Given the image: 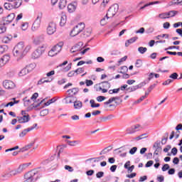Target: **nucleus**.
Segmentation results:
<instances>
[{"mask_svg": "<svg viewBox=\"0 0 182 182\" xmlns=\"http://www.w3.org/2000/svg\"><path fill=\"white\" fill-rule=\"evenodd\" d=\"M31 50V46H27L25 47L23 42H19L13 50V55L15 58H17V60L19 61L23 59L25 55Z\"/></svg>", "mask_w": 182, "mask_h": 182, "instance_id": "f257e3e1", "label": "nucleus"}, {"mask_svg": "<svg viewBox=\"0 0 182 182\" xmlns=\"http://www.w3.org/2000/svg\"><path fill=\"white\" fill-rule=\"evenodd\" d=\"M62 48H63V42H60L55 46H54L50 50L48 51V56L53 58V56H56V55L60 53L62 50Z\"/></svg>", "mask_w": 182, "mask_h": 182, "instance_id": "f03ea898", "label": "nucleus"}, {"mask_svg": "<svg viewBox=\"0 0 182 182\" xmlns=\"http://www.w3.org/2000/svg\"><path fill=\"white\" fill-rule=\"evenodd\" d=\"M85 29V23H80L77 26H75L73 29L70 32V36H76L80 33V32L83 31Z\"/></svg>", "mask_w": 182, "mask_h": 182, "instance_id": "7ed1b4c3", "label": "nucleus"}, {"mask_svg": "<svg viewBox=\"0 0 182 182\" xmlns=\"http://www.w3.org/2000/svg\"><path fill=\"white\" fill-rule=\"evenodd\" d=\"M31 163L23 164L20 165L18 168L12 170L11 173L14 176H18V174H21L23 171V170L28 168V167H29V166H31Z\"/></svg>", "mask_w": 182, "mask_h": 182, "instance_id": "20e7f679", "label": "nucleus"}, {"mask_svg": "<svg viewBox=\"0 0 182 182\" xmlns=\"http://www.w3.org/2000/svg\"><path fill=\"white\" fill-rule=\"evenodd\" d=\"M119 11V5L114 4L109 9H108L106 16L107 18H113L116 14H117V11Z\"/></svg>", "mask_w": 182, "mask_h": 182, "instance_id": "39448f33", "label": "nucleus"}, {"mask_svg": "<svg viewBox=\"0 0 182 182\" xmlns=\"http://www.w3.org/2000/svg\"><path fill=\"white\" fill-rule=\"evenodd\" d=\"M42 21V14H40L37 16L36 20L34 21L31 30L35 32V31H38L39 28H41V22Z\"/></svg>", "mask_w": 182, "mask_h": 182, "instance_id": "423d86ee", "label": "nucleus"}, {"mask_svg": "<svg viewBox=\"0 0 182 182\" xmlns=\"http://www.w3.org/2000/svg\"><path fill=\"white\" fill-rule=\"evenodd\" d=\"M43 52H45V49L43 48V46L38 47L31 55L32 59H38L42 56L43 54Z\"/></svg>", "mask_w": 182, "mask_h": 182, "instance_id": "0eeeda50", "label": "nucleus"}, {"mask_svg": "<svg viewBox=\"0 0 182 182\" xmlns=\"http://www.w3.org/2000/svg\"><path fill=\"white\" fill-rule=\"evenodd\" d=\"M143 127L140 124L132 125L127 129V134H134L136 132H140Z\"/></svg>", "mask_w": 182, "mask_h": 182, "instance_id": "6e6552de", "label": "nucleus"}, {"mask_svg": "<svg viewBox=\"0 0 182 182\" xmlns=\"http://www.w3.org/2000/svg\"><path fill=\"white\" fill-rule=\"evenodd\" d=\"M100 85L99 90H102V93H107V89H110V87L112 86L110 82L107 81L102 82Z\"/></svg>", "mask_w": 182, "mask_h": 182, "instance_id": "1a4fd4ad", "label": "nucleus"}, {"mask_svg": "<svg viewBox=\"0 0 182 182\" xmlns=\"http://www.w3.org/2000/svg\"><path fill=\"white\" fill-rule=\"evenodd\" d=\"M14 19H15V14L14 13L9 14L7 16L2 17L4 25H9Z\"/></svg>", "mask_w": 182, "mask_h": 182, "instance_id": "9d476101", "label": "nucleus"}, {"mask_svg": "<svg viewBox=\"0 0 182 182\" xmlns=\"http://www.w3.org/2000/svg\"><path fill=\"white\" fill-rule=\"evenodd\" d=\"M56 32V23L50 22L47 27L48 35H53Z\"/></svg>", "mask_w": 182, "mask_h": 182, "instance_id": "9b49d317", "label": "nucleus"}, {"mask_svg": "<svg viewBox=\"0 0 182 182\" xmlns=\"http://www.w3.org/2000/svg\"><path fill=\"white\" fill-rule=\"evenodd\" d=\"M11 60V56L9 54H6L3 55L0 58V68H4L6 63H8Z\"/></svg>", "mask_w": 182, "mask_h": 182, "instance_id": "f8f14e48", "label": "nucleus"}, {"mask_svg": "<svg viewBox=\"0 0 182 182\" xmlns=\"http://www.w3.org/2000/svg\"><path fill=\"white\" fill-rule=\"evenodd\" d=\"M3 86L5 89H14L15 88V83L9 80H5L3 82Z\"/></svg>", "mask_w": 182, "mask_h": 182, "instance_id": "ddd939ff", "label": "nucleus"}, {"mask_svg": "<svg viewBox=\"0 0 182 182\" xmlns=\"http://www.w3.org/2000/svg\"><path fill=\"white\" fill-rule=\"evenodd\" d=\"M38 124H34L31 127L27 128L24 130H23L20 134H19V137H25L29 132H31V130H33L36 127H37Z\"/></svg>", "mask_w": 182, "mask_h": 182, "instance_id": "4468645a", "label": "nucleus"}, {"mask_svg": "<svg viewBox=\"0 0 182 182\" xmlns=\"http://www.w3.org/2000/svg\"><path fill=\"white\" fill-rule=\"evenodd\" d=\"M83 46V42H79L72 47L70 52L71 53H75V52H79V50H82V47Z\"/></svg>", "mask_w": 182, "mask_h": 182, "instance_id": "2eb2a0df", "label": "nucleus"}, {"mask_svg": "<svg viewBox=\"0 0 182 182\" xmlns=\"http://www.w3.org/2000/svg\"><path fill=\"white\" fill-rule=\"evenodd\" d=\"M13 176H14V175L12 174V171H6L1 175V178L3 181H5V180H8V178H11V177Z\"/></svg>", "mask_w": 182, "mask_h": 182, "instance_id": "dca6fc26", "label": "nucleus"}, {"mask_svg": "<svg viewBox=\"0 0 182 182\" xmlns=\"http://www.w3.org/2000/svg\"><path fill=\"white\" fill-rule=\"evenodd\" d=\"M4 8L7 11H11V9H18L19 8V6H16L14 3H10V2H6L4 4Z\"/></svg>", "mask_w": 182, "mask_h": 182, "instance_id": "f3484780", "label": "nucleus"}, {"mask_svg": "<svg viewBox=\"0 0 182 182\" xmlns=\"http://www.w3.org/2000/svg\"><path fill=\"white\" fill-rule=\"evenodd\" d=\"M18 123L23 124L28 123L29 120H31V117L29 116L22 115V117H17Z\"/></svg>", "mask_w": 182, "mask_h": 182, "instance_id": "a211bd4d", "label": "nucleus"}, {"mask_svg": "<svg viewBox=\"0 0 182 182\" xmlns=\"http://www.w3.org/2000/svg\"><path fill=\"white\" fill-rule=\"evenodd\" d=\"M67 93H68V95L70 96H76L77 93H79V87H74L73 89H70L67 91Z\"/></svg>", "mask_w": 182, "mask_h": 182, "instance_id": "6ab92c4d", "label": "nucleus"}, {"mask_svg": "<svg viewBox=\"0 0 182 182\" xmlns=\"http://www.w3.org/2000/svg\"><path fill=\"white\" fill-rule=\"evenodd\" d=\"M53 80V78L52 77H49L48 80L46 79V77L42 78L40 80H38V85H43V83H48L52 82Z\"/></svg>", "mask_w": 182, "mask_h": 182, "instance_id": "aec40b11", "label": "nucleus"}, {"mask_svg": "<svg viewBox=\"0 0 182 182\" xmlns=\"http://www.w3.org/2000/svg\"><path fill=\"white\" fill-rule=\"evenodd\" d=\"M29 73V71L28 70V68H23L19 73H18V76L22 77L28 75Z\"/></svg>", "mask_w": 182, "mask_h": 182, "instance_id": "412c9836", "label": "nucleus"}, {"mask_svg": "<svg viewBox=\"0 0 182 182\" xmlns=\"http://www.w3.org/2000/svg\"><path fill=\"white\" fill-rule=\"evenodd\" d=\"M66 21H67L66 15L65 14L62 15L60 17V26H63L64 25H65Z\"/></svg>", "mask_w": 182, "mask_h": 182, "instance_id": "4be33fe9", "label": "nucleus"}, {"mask_svg": "<svg viewBox=\"0 0 182 182\" xmlns=\"http://www.w3.org/2000/svg\"><path fill=\"white\" fill-rule=\"evenodd\" d=\"M138 38L137 37H132L129 40H127V41L125 43V46H129L132 43H134L136 41H137Z\"/></svg>", "mask_w": 182, "mask_h": 182, "instance_id": "5701e85b", "label": "nucleus"}, {"mask_svg": "<svg viewBox=\"0 0 182 182\" xmlns=\"http://www.w3.org/2000/svg\"><path fill=\"white\" fill-rule=\"evenodd\" d=\"M103 159H105V156H102L97 158H90L89 159H87V161H90L92 160H94V163H99V161L103 160Z\"/></svg>", "mask_w": 182, "mask_h": 182, "instance_id": "b1692460", "label": "nucleus"}, {"mask_svg": "<svg viewBox=\"0 0 182 182\" xmlns=\"http://www.w3.org/2000/svg\"><path fill=\"white\" fill-rule=\"evenodd\" d=\"M68 9L70 13L75 12V11H76V6L75 4H70L68 6Z\"/></svg>", "mask_w": 182, "mask_h": 182, "instance_id": "393cba45", "label": "nucleus"}, {"mask_svg": "<svg viewBox=\"0 0 182 182\" xmlns=\"http://www.w3.org/2000/svg\"><path fill=\"white\" fill-rule=\"evenodd\" d=\"M8 50V46L6 45H1L0 46V55H3Z\"/></svg>", "mask_w": 182, "mask_h": 182, "instance_id": "a878e982", "label": "nucleus"}, {"mask_svg": "<svg viewBox=\"0 0 182 182\" xmlns=\"http://www.w3.org/2000/svg\"><path fill=\"white\" fill-rule=\"evenodd\" d=\"M8 2H12L16 6H21L22 5V0H6Z\"/></svg>", "mask_w": 182, "mask_h": 182, "instance_id": "bb28decb", "label": "nucleus"}, {"mask_svg": "<svg viewBox=\"0 0 182 182\" xmlns=\"http://www.w3.org/2000/svg\"><path fill=\"white\" fill-rule=\"evenodd\" d=\"M27 70L29 72H32L33 70H34L36 68V63H31L26 67Z\"/></svg>", "mask_w": 182, "mask_h": 182, "instance_id": "cd10ccee", "label": "nucleus"}, {"mask_svg": "<svg viewBox=\"0 0 182 182\" xmlns=\"http://www.w3.org/2000/svg\"><path fill=\"white\" fill-rule=\"evenodd\" d=\"M33 144H35L34 141L31 142L30 144H28V145L22 148V151H26L29 150V149H32V146H33Z\"/></svg>", "mask_w": 182, "mask_h": 182, "instance_id": "c85d7f7f", "label": "nucleus"}, {"mask_svg": "<svg viewBox=\"0 0 182 182\" xmlns=\"http://www.w3.org/2000/svg\"><path fill=\"white\" fill-rule=\"evenodd\" d=\"M73 95H68L67 97H65L64 98V100H65V103L67 105H68L69 103H72L73 102Z\"/></svg>", "mask_w": 182, "mask_h": 182, "instance_id": "c756f323", "label": "nucleus"}, {"mask_svg": "<svg viewBox=\"0 0 182 182\" xmlns=\"http://www.w3.org/2000/svg\"><path fill=\"white\" fill-rule=\"evenodd\" d=\"M114 100H119V97H113L109 98L108 101L104 102V105H110V103H113Z\"/></svg>", "mask_w": 182, "mask_h": 182, "instance_id": "7c9ffc66", "label": "nucleus"}, {"mask_svg": "<svg viewBox=\"0 0 182 182\" xmlns=\"http://www.w3.org/2000/svg\"><path fill=\"white\" fill-rule=\"evenodd\" d=\"M82 103L80 101H75L74 102V107L75 109H82Z\"/></svg>", "mask_w": 182, "mask_h": 182, "instance_id": "2f4dec72", "label": "nucleus"}, {"mask_svg": "<svg viewBox=\"0 0 182 182\" xmlns=\"http://www.w3.org/2000/svg\"><path fill=\"white\" fill-rule=\"evenodd\" d=\"M11 41H12V36H5L2 40L4 43H9Z\"/></svg>", "mask_w": 182, "mask_h": 182, "instance_id": "473e14b6", "label": "nucleus"}, {"mask_svg": "<svg viewBox=\"0 0 182 182\" xmlns=\"http://www.w3.org/2000/svg\"><path fill=\"white\" fill-rule=\"evenodd\" d=\"M58 6H59L60 9H63L64 8H65L66 7V0H60Z\"/></svg>", "mask_w": 182, "mask_h": 182, "instance_id": "72a5a7b5", "label": "nucleus"}, {"mask_svg": "<svg viewBox=\"0 0 182 182\" xmlns=\"http://www.w3.org/2000/svg\"><path fill=\"white\" fill-rule=\"evenodd\" d=\"M167 14L168 18H173L175 15H177V14H178V11L173 10L167 12Z\"/></svg>", "mask_w": 182, "mask_h": 182, "instance_id": "f704fd0d", "label": "nucleus"}, {"mask_svg": "<svg viewBox=\"0 0 182 182\" xmlns=\"http://www.w3.org/2000/svg\"><path fill=\"white\" fill-rule=\"evenodd\" d=\"M156 84H153L152 85H151L148 89H147V92H145V96H149L150 92H151V90H153V89H154V87H156Z\"/></svg>", "mask_w": 182, "mask_h": 182, "instance_id": "c9c22d12", "label": "nucleus"}, {"mask_svg": "<svg viewBox=\"0 0 182 182\" xmlns=\"http://www.w3.org/2000/svg\"><path fill=\"white\" fill-rule=\"evenodd\" d=\"M138 52L141 53V55H144L147 52V48L146 47H139L138 48Z\"/></svg>", "mask_w": 182, "mask_h": 182, "instance_id": "e433bc0d", "label": "nucleus"}, {"mask_svg": "<svg viewBox=\"0 0 182 182\" xmlns=\"http://www.w3.org/2000/svg\"><path fill=\"white\" fill-rule=\"evenodd\" d=\"M109 18H107V16H105L104 18H102L100 20V25L101 26H105V25H106V23H107V19H109Z\"/></svg>", "mask_w": 182, "mask_h": 182, "instance_id": "4c0bfd02", "label": "nucleus"}, {"mask_svg": "<svg viewBox=\"0 0 182 182\" xmlns=\"http://www.w3.org/2000/svg\"><path fill=\"white\" fill-rule=\"evenodd\" d=\"M112 150V146H108L105 149H104L100 153V155L102 156V154H106V153H109Z\"/></svg>", "mask_w": 182, "mask_h": 182, "instance_id": "58836bf2", "label": "nucleus"}, {"mask_svg": "<svg viewBox=\"0 0 182 182\" xmlns=\"http://www.w3.org/2000/svg\"><path fill=\"white\" fill-rule=\"evenodd\" d=\"M48 114H49V109H43L40 112V116L45 117L48 116Z\"/></svg>", "mask_w": 182, "mask_h": 182, "instance_id": "ea45409f", "label": "nucleus"}, {"mask_svg": "<svg viewBox=\"0 0 182 182\" xmlns=\"http://www.w3.org/2000/svg\"><path fill=\"white\" fill-rule=\"evenodd\" d=\"M23 102H24V106L27 107V106H29L31 103V100H28V97H26L25 98L23 99Z\"/></svg>", "mask_w": 182, "mask_h": 182, "instance_id": "a19ab883", "label": "nucleus"}, {"mask_svg": "<svg viewBox=\"0 0 182 182\" xmlns=\"http://www.w3.org/2000/svg\"><path fill=\"white\" fill-rule=\"evenodd\" d=\"M170 5H181L182 6V0H173Z\"/></svg>", "mask_w": 182, "mask_h": 182, "instance_id": "79ce46f5", "label": "nucleus"}, {"mask_svg": "<svg viewBox=\"0 0 182 182\" xmlns=\"http://www.w3.org/2000/svg\"><path fill=\"white\" fill-rule=\"evenodd\" d=\"M159 17L161 18V19H167L168 18V14L167 12L162 13L159 15Z\"/></svg>", "mask_w": 182, "mask_h": 182, "instance_id": "37998d69", "label": "nucleus"}, {"mask_svg": "<svg viewBox=\"0 0 182 182\" xmlns=\"http://www.w3.org/2000/svg\"><path fill=\"white\" fill-rule=\"evenodd\" d=\"M169 77L172 80H176L178 79V74L177 73H173L171 75V76H169Z\"/></svg>", "mask_w": 182, "mask_h": 182, "instance_id": "c03bdc74", "label": "nucleus"}, {"mask_svg": "<svg viewBox=\"0 0 182 182\" xmlns=\"http://www.w3.org/2000/svg\"><path fill=\"white\" fill-rule=\"evenodd\" d=\"M129 68H127V66L124 65L121 67V71H119L118 73H126V72H128Z\"/></svg>", "mask_w": 182, "mask_h": 182, "instance_id": "a18cd8bd", "label": "nucleus"}, {"mask_svg": "<svg viewBox=\"0 0 182 182\" xmlns=\"http://www.w3.org/2000/svg\"><path fill=\"white\" fill-rule=\"evenodd\" d=\"M136 68H141L143 66V61L141 60L138 59L136 60V62L135 63Z\"/></svg>", "mask_w": 182, "mask_h": 182, "instance_id": "49530a36", "label": "nucleus"}, {"mask_svg": "<svg viewBox=\"0 0 182 182\" xmlns=\"http://www.w3.org/2000/svg\"><path fill=\"white\" fill-rule=\"evenodd\" d=\"M65 170H68V171H69L70 173H73V171H75V169H73V167L69 166V165H65L64 166Z\"/></svg>", "mask_w": 182, "mask_h": 182, "instance_id": "de8ad7c7", "label": "nucleus"}, {"mask_svg": "<svg viewBox=\"0 0 182 182\" xmlns=\"http://www.w3.org/2000/svg\"><path fill=\"white\" fill-rule=\"evenodd\" d=\"M83 72H85V68H79L75 70L76 75H80V73H83Z\"/></svg>", "mask_w": 182, "mask_h": 182, "instance_id": "09e8293b", "label": "nucleus"}, {"mask_svg": "<svg viewBox=\"0 0 182 182\" xmlns=\"http://www.w3.org/2000/svg\"><path fill=\"white\" fill-rule=\"evenodd\" d=\"M146 134H142L141 135H139V136L136 137L134 139V140H136V141H139V140H143V139H146Z\"/></svg>", "mask_w": 182, "mask_h": 182, "instance_id": "8fccbe9b", "label": "nucleus"}, {"mask_svg": "<svg viewBox=\"0 0 182 182\" xmlns=\"http://www.w3.org/2000/svg\"><path fill=\"white\" fill-rule=\"evenodd\" d=\"M137 89H139L137 85H135L128 87L127 90H128V92H134L135 90H137Z\"/></svg>", "mask_w": 182, "mask_h": 182, "instance_id": "3c124183", "label": "nucleus"}, {"mask_svg": "<svg viewBox=\"0 0 182 182\" xmlns=\"http://www.w3.org/2000/svg\"><path fill=\"white\" fill-rule=\"evenodd\" d=\"M72 69V63H69L65 68L63 69V72H69Z\"/></svg>", "mask_w": 182, "mask_h": 182, "instance_id": "603ef678", "label": "nucleus"}, {"mask_svg": "<svg viewBox=\"0 0 182 182\" xmlns=\"http://www.w3.org/2000/svg\"><path fill=\"white\" fill-rule=\"evenodd\" d=\"M68 143L69 146H76V144H79V141H68Z\"/></svg>", "mask_w": 182, "mask_h": 182, "instance_id": "864d4df0", "label": "nucleus"}, {"mask_svg": "<svg viewBox=\"0 0 182 182\" xmlns=\"http://www.w3.org/2000/svg\"><path fill=\"white\" fill-rule=\"evenodd\" d=\"M146 83H149V82L144 81L137 85L136 87H138V89H141V87L146 86Z\"/></svg>", "mask_w": 182, "mask_h": 182, "instance_id": "5fc2aeb1", "label": "nucleus"}, {"mask_svg": "<svg viewBox=\"0 0 182 182\" xmlns=\"http://www.w3.org/2000/svg\"><path fill=\"white\" fill-rule=\"evenodd\" d=\"M154 149H161V146H160V141H156L154 144Z\"/></svg>", "mask_w": 182, "mask_h": 182, "instance_id": "6e6d98bb", "label": "nucleus"}, {"mask_svg": "<svg viewBox=\"0 0 182 182\" xmlns=\"http://www.w3.org/2000/svg\"><path fill=\"white\" fill-rule=\"evenodd\" d=\"M170 169V165L168 164H165L162 167V171H167V170Z\"/></svg>", "mask_w": 182, "mask_h": 182, "instance_id": "4d7b16f0", "label": "nucleus"}, {"mask_svg": "<svg viewBox=\"0 0 182 182\" xmlns=\"http://www.w3.org/2000/svg\"><path fill=\"white\" fill-rule=\"evenodd\" d=\"M103 176H105V172H103V171H100V172L97 173V174H96L97 178H102V177H103Z\"/></svg>", "mask_w": 182, "mask_h": 182, "instance_id": "13d9d810", "label": "nucleus"}, {"mask_svg": "<svg viewBox=\"0 0 182 182\" xmlns=\"http://www.w3.org/2000/svg\"><path fill=\"white\" fill-rule=\"evenodd\" d=\"M38 96H39V94H38V92L34 93L31 97V100H33V102H35V100H36V99H38Z\"/></svg>", "mask_w": 182, "mask_h": 182, "instance_id": "bf43d9fd", "label": "nucleus"}, {"mask_svg": "<svg viewBox=\"0 0 182 182\" xmlns=\"http://www.w3.org/2000/svg\"><path fill=\"white\" fill-rule=\"evenodd\" d=\"M170 83H173L172 79H168L164 82H163L164 86H167L168 85H170Z\"/></svg>", "mask_w": 182, "mask_h": 182, "instance_id": "052dcab7", "label": "nucleus"}, {"mask_svg": "<svg viewBox=\"0 0 182 182\" xmlns=\"http://www.w3.org/2000/svg\"><path fill=\"white\" fill-rule=\"evenodd\" d=\"M137 151V147L134 146L132 149L129 150V154H134Z\"/></svg>", "mask_w": 182, "mask_h": 182, "instance_id": "680f3d73", "label": "nucleus"}, {"mask_svg": "<svg viewBox=\"0 0 182 182\" xmlns=\"http://www.w3.org/2000/svg\"><path fill=\"white\" fill-rule=\"evenodd\" d=\"M85 85L86 86H92L93 85V81L92 80H86Z\"/></svg>", "mask_w": 182, "mask_h": 182, "instance_id": "e2e57ef3", "label": "nucleus"}, {"mask_svg": "<svg viewBox=\"0 0 182 182\" xmlns=\"http://www.w3.org/2000/svg\"><path fill=\"white\" fill-rule=\"evenodd\" d=\"M28 23H24L21 25V29L22 31H26L28 29Z\"/></svg>", "mask_w": 182, "mask_h": 182, "instance_id": "0e129e2a", "label": "nucleus"}, {"mask_svg": "<svg viewBox=\"0 0 182 182\" xmlns=\"http://www.w3.org/2000/svg\"><path fill=\"white\" fill-rule=\"evenodd\" d=\"M106 100V97H104V96H98L97 97V102H103V100Z\"/></svg>", "mask_w": 182, "mask_h": 182, "instance_id": "69168bd1", "label": "nucleus"}, {"mask_svg": "<svg viewBox=\"0 0 182 182\" xmlns=\"http://www.w3.org/2000/svg\"><path fill=\"white\" fill-rule=\"evenodd\" d=\"M146 97H147L146 95L141 97L139 100L135 101V103H140V102H143L144 99H145Z\"/></svg>", "mask_w": 182, "mask_h": 182, "instance_id": "338daca9", "label": "nucleus"}, {"mask_svg": "<svg viewBox=\"0 0 182 182\" xmlns=\"http://www.w3.org/2000/svg\"><path fill=\"white\" fill-rule=\"evenodd\" d=\"M154 161H149L146 165L145 167H151V165L154 164Z\"/></svg>", "mask_w": 182, "mask_h": 182, "instance_id": "774afa93", "label": "nucleus"}]
</instances>
